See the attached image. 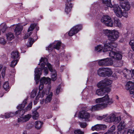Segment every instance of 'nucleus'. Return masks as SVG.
Here are the masks:
<instances>
[{"mask_svg": "<svg viewBox=\"0 0 134 134\" xmlns=\"http://www.w3.org/2000/svg\"><path fill=\"white\" fill-rule=\"evenodd\" d=\"M105 68H100L98 70V74L100 76L105 77L104 70Z\"/></svg>", "mask_w": 134, "mask_h": 134, "instance_id": "26", "label": "nucleus"}, {"mask_svg": "<svg viewBox=\"0 0 134 134\" xmlns=\"http://www.w3.org/2000/svg\"><path fill=\"white\" fill-rule=\"evenodd\" d=\"M40 63L43 62L41 64V68H36L35 71V80L36 84L38 83L39 79L40 78V76L41 74V69H44V71L45 75H47L48 73V70L46 67H45L46 65L48 68L49 70L52 72L51 78L53 81H54L57 79V74L56 71L53 69L52 65L50 63H48V59L47 58L42 57L40 60Z\"/></svg>", "mask_w": 134, "mask_h": 134, "instance_id": "1", "label": "nucleus"}, {"mask_svg": "<svg viewBox=\"0 0 134 134\" xmlns=\"http://www.w3.org/2000/svg\"><path fill=\"white\" fill-rule=\"evenodd\" d=\"M116 132L115 126L114 125H113L109 129L108 132L105 134H115Z\"/></svg>", "mask_w": 134, "mask_h": 134, "instance_id": "21", "label": "nucleus"}, {"mask_svg": "<svg viewBox=\"0 0 134 134\" xmlns=\"http://www.w3.org/2000/svg\"><path fill=\"white\" fill-rule=\"evenodd\" d=\"M95 101L96 103L97 104L92 106L91 108L92 111L104 109L114 102L113 100L110 98L108 94H106L102 97L96 99Z\"/></svg>", "mask_w": 134, "mask_h": 134, "instance_id": "2", "label": "nucleus"}, {"mask_svg": "<svg viewBox=\"0 0 134 134\" xmlns=\"http://www.w3.org/2000/svg\"><path fill=\"white\" fill-rule=\"evenodd\" d=\"M12 26L11 27L12 29L14 30V32L16 34L17 33V25H12Z\"/></svg>", "mask_w": 134, "mask_h": 134, "instance_id": "53", "label": "nucleus"}, {"mask_svg": "<svg viewBox=\"0 0 134 134\" xmlns=\"http://www.w3.org/2000/svg\"><path fill=\"white\" fill-rule=\"evenodd\" d=\"M103 52H106L109 51H114V48H116L117 46V44L115 43H113L110 44L106 43L104 44Z\"/></svg>", "mask_w": 134, "mask_h": 134, "instance_id": "10", "label": "nucleus"}, {"mask_svg": "<svg viewBox=\"0 0 134 134\" xmlns=\"http://www.w3.org/2000/svg\"><path fill=\"white\" fill-rule=\"evenodd\" d=\"M28 41L29 43L27 44V46L28 47H31L34 42V40L32 38H29Z\"/></svg>", "mask_w": 134, "mask_h": 134, "instance_id": "40", "label": "nucleus"}, {"mask_svg": "<svg viewBox=\"0 0 134 134\" xmlns=\"http://www.w3.org/2000/svg\"><path fill=\"white\" fill-rule=\"evenodd\" d=\"M127 134H133V131L131 129L129 130Z\"/></svg>", "mask_w": 134, "mask_h": 134, "instance_id": "60", "label": "nucleus"}, {"mask_svg": "<svg viewBox=\"0 0 134 134\" xmlns=\"http://www.w3.org/2000/svg\"><path fill=\"white\" fill-rule=\"evenodd\" d=\"M102 87L104 94L106 93H108L111 91L110 88L109 87Z\"/></svg>", "mask_w": 134, "mask_h": 134, "instance_id": "41", "label": "nucleus"}, {"mask_svg": "<svg viewBox=\"0 0 134 134\" xmlns=\"http://www.w3.org/2000/svg\"><path fill=\"white\" fill-rule=\"evenodd\" d=\"M17 64V60H14L11 62L10 66L11 67H13L15 66Z\"/></svg>", "mask_w": 134, "mask_h": 134, "instance_id": "48", "label": "nucleus"}, {"mask_svg": "<svg viewBox=\"0 0 134 134\" xmlns=\"http://www.w3.org/2000/svg\"><path fill=\"white\" fill-rule=\"evenodd\" d=\"M40 91H39L38 93V97L43 98L45 94H47V90L45 88L41 92H40Z\"/></svg>", "mask_w": 134, "mask_h": 134, "instance_id": "24", "label": "nucleus"}, {"mask_svg": "<svg viewBox=\"0 0 134 134\" xmlns=\"http://www.w3.org/2000/svg\"><path fill=\"white\" fill-rule=\"evenodd\" d=\"M133 51H134V40H131L129 42Z\"/></svg>", "mask_w": 134, "mask_h": 134, "instance_id": "47", "label": "nucleus"}, {"mask_svg": "<svg viewBox=\"0 0 134 134\" xmlns=\"http://www.w3.org/2000/svg\"><path fill=\"white\" fill-rule=\"evenodd\" d=\"M125 88L126 90H130V93L131 94H133L132 97L134 98V83L131 81L127 82Z\"/></svg>", "mask_w": 134, "mask_h": 134, "instance_id": "12", "label": "nucleus"}, {"mask_svg": "<svg viewBox=\"0 0 134 134\" xmlns=\"http://www.w3.org/2000/svg\"><path fill=\"white\" fill-rule=\"evenodd\" d=\"M36 25L35 24H31L27 30V32L30 33V32H32V31L34 29Z\"/></svg>", "mask_w": 134, "mask_h": 134, "instance_id": "38", "label": "nucleus"}, {"mask_svg": "<svg viewBox=\"0 0 134 134\" xmlns=\"http://www.w3.org/2000/svg\"><path fill=\"white\" fill-rule=\"evenodd\" d=\"M17 111H16L15 113L10 112L9 113H6L4 115H1V117L2 118H7L10 117L14 116L16 114Z\"/></svg>", "mask_w": 134, "mask_h": 134, "instance_id": "17", "label": "nucleus"}, {"mask_svg": "<svg viewBox=\"0 0 134 134\" xmlns=\"http://www.w3.org/2000/svg\"><path fill=\"white\" fill-rule=\"evenodd\" d=\"M103 33L107 36L109 40L111 41L116 40L119 36V32L115 30H103Z\"/></svg>", "mask_w": 134, "mask_h": 134, "instance_id": "4", "label": "nucleus"}, {"mask_svg": "<svg viewBox=\"0 0 134 134\" xmlns=\"http://www.w3.org/2000/svg\"><path fill=\"white\" fill-rule=\"evenodd\" d=\"M24 25L22 23L17 24V35L20 34L23 30V26Z\"/></svg>", "mask_w": 134, "mask_h": 134, "instance_id": "23", "label": "nucleus"}, {"mask_svg": "<svg viewBox=\"0 0 134 134\" xmlns=\"http://www.w3.org/2000/svg\"><path fill=\"white\" fill-rule=\"evenodd\" d=\"M120 5L124 9L122 12L118 4L114 5L113 10L116 15L118 17L121 18L122 16L127 18L128 17V14L127 11L129 10L130 8L129 3L127 1L120 2Z\"/></svg>", "mask_w": 134, "mask_h": 134, "instance_id": "3", "label": "nucleus"}, {"mask_svg": "<svg viewBox=\"0 0 134 134\" xmlns=\"http://www.w3.org/2000/svg\"><path fill=\"white\" fill-rule=\"evenodd\" d=\"M107 116V114H106L105 115H103L102 116H99L97 118V119L98 120H102V119H103V120L104 119H105V118H106V117Z\"/></svg>", "mask_w": 134, "mask_h": 134, "instance_id": "52", "label": "nucleus"}, {"mask_svg": "<svg viewBox=\"0 0 134 134\" xmlns=\"http://www.w3.org/2000/svg\"><path fill=\"white\" fill-rule=\"evenodd\" d=\"M42 122L41 121H36L35 122V126L37 129H39L42 127Z\"/></svg>", "mask_w": 134, "mask_h": 134, "instance_id": "33", "label": "nucleus"}, {"mask_svg": "<svg viewBox=\"0 0 134 134\" xmlns=\"http://www.w3.org/2000/svg\"><path fill=\"white\" fill-rule=\"evenodd\" d=\"M74 133L76 134H84L83 132L80 129H77L74 130Z\"/></svg>", "mask_w": 134, "mask_h": 134, "instance_id": "45", "label": "nucleus"}, {"mask_svg": "<svg viewBox=\"0 0 134 134\" xmlns=\"http://www.w3.org/2000/svg\"><path fill=\"white\" fill-rule=\"evenodd\" d=\"M32 103H30L25 108L24 110L25 111H27L30 110L32 108Z\"/></svg>", "mask_w": 134, "mask_h": 134, "instance_id": "42", "label": "nucleus"}, {"mask_svg": "<svg viewBox=\"0 0 134 134\" xmlns=\"http://www.w3.org/2000/svg\"><path fill=\"white\" fill-rule=\"evenodd\" d=\"M133 79H134V69L132 70Z\"/></svg>", "mask_w": 134, "mask_h": 134, "instance_id": "61", "label": "nucleus"}, {"mask_svg": "<svg viewBox=\"0 0 134 134\" xmlns=\"http://www.w3.org/2000/svg\"><path fill=\"white\" fill-rule=\"evenodd\" d=\"M5 36L6 38L8 41H11L14 38L13 34L11 32L7 33L5 35Z\"/></svg>", "mask_w": 134, "mask_h": 134, "instance_id": "20", "label": "nucleus"}, {"mask_svg": "<svg viewBox=\"0 0 134 134\" xmlns=\"http://www.w3.org/2000/svg\"><path fill=\"white\" fill-rule=\"evenodd\" d=\"M6 43V41L4 38L0 37V43L4 45Z\"/></svg>", "mask_w": 134, "mask_h": 134, "instance_id": "46", "label": "nucleus"}, {"mask_svg": "<svg viewBox=\"0 0 134 134\" xmlns=\"http://www.w3.org/2000/svg\"><path fill=\"white\" fill-rule=\"evenodd\" d=\"M112 83V81L111 80L106 79L98 82L97 83V86L98 88H102L106 86H109Z\"/></svg>", "mask_w": 134, "mask_h": 134, "instance_id": "9", "label": "nucleus"}, {"mask_svg": "<svg viewBox=\"0 0 134 134\" xmlns=\"http://www.w3.org/2000/svg\"><path fill=\"white\" fill-rule=\"evenodd\" d=\"M0 29L2 33H4L6 31L7 27L5 24H2L0 25Z\"/></svg>", "mask_w": 134, "mask_h": 134, "instance_id": "35", "label": "nucleus"}, {"mask_svg": "<svg viewBox=\"0 0 134 134\" xmlns=\"http://www.w3.org/2000/svg\"><path fill=\"white\" fill-rule=\"evenodd\" d=\"M31 115L29 114H28L24 116V118L25 122L28 121L31 118Z\"/></svg>", "mask_w": 134, "mask_h": 134, "instance_id": "44", "label": "nucleus"}, {"mask_svg": "<svg viewBox=\"0 0 134 134\" xmlns=\"http://www.w3.org/2000/svg\"><path fill=\"white\" fill-rule=\"evenodd\" d=\"M120 120V118L119 116H117L115 114L111 113L108 115L106 118L104 119V121L109 122H113L115 124L118 123Z\"/></svg>", "mask_w": 134, "mask_h": 134, "instance_id": "6", "label": "nucleus"}, {"mask_svg": "<svg viewBox=\"0 0 134 134\" xmlns=\"http://www.w3.org/2000/svg\"><path fill=\"white\" fill-rule=\"evenodd\" d=\"M39 99V97H38V96H37L35 98V100L34 101V103L35 104H36Z\"/></svg>", "mask_w": 134, "mask_h": 134, "instance_id": "59", "label": "nucleus"}, {"mask_svg": "<svg viewBox=\"0 0 134 134\" xmlns=\"http://www.w3.org/2000/svg\"><path fill=\"white\" fill-rule=\"evenodd\" d=\"M53 95V93L50 92L49 94L47 96V98L45 99L44 102L46 104H47L50 102L52 99V96Z\"/></svg>", "mask_w": 134, "mask_h": 134, "instance_id": "28", "label": "nucleus"}, {"mask_svg": "<svg viewBox=\"0 0 134 134\" xmlns=\"http://www.w3.org/2000/svg\"><path fill=\"white\" fill-rule=\"evenodd\" d=\"M54 48L53 47V44H51L48 46L46 48V50L49 51V52H51L52 51L53 49Z\"/></svg>", "mask_w": 134, "mask_h": 134, "instance_id": "43", "label": "nucleus"}, {"mask_svg": "<svg viewBox=\"0 0 134 134\" xmlns=\"http://www.w3.org/2000/svg\"><path fill=\"white\" fill-rule=\"evenodd\" d=\"M54 49L59 50L61 45V42L60 41H55L52 43Z\"/></svg>", "mask_w": 134, "mask_h": 134, "instance_id": "19", "label": "nucleus"}, {"mask_svg": "<svg viewBox=\"0 0 134 134\" xmlns=\"http://www.w3.org/2000/svg\"><path fill=\"white\" fill-rule=\"evenodd\" d=\"M123 74L125 75V76L127 79H132V74L131 71L126 69H124L123 71Z\"/></svg>", "mask_w": 134, "mask_h": 134, "instance_id": "15", "label": "nucleus"}, {"mask_svg": "<svg viewBox=\"0 0 134 134\" xmlns=\"http://www.w3.org/2000/svg\"><path fill=\"white\" fill-rule=\"evenodd\" d=\"M60 85L58 86L57 88L56 91V93L57 94H58L60 92Z\"/></svg>", "mask_w": 134, "mask_h": 134, "instance_id": "57", "label": "nucleus"}, {"mask_svg": "<svg viewBox=\"0 0 134 134\" xmlns=\"http://www.w3.org/2000/svg\"><path fill=\"white\" fill-rule=\"evenodd\" d=\"M101 21L106 26L111 27L113 26V23L110 17L107 15H104L102 17Z\"/></svg>", "mask_w": 134, "mask_h": 134, "instance_id": "8", "label": "nucleus"}, {"mask_svg": "<svg viewBox=\"0 0 134 134\" xmlns=\"http://www.w3.org/2000/svg\"><path fill=\"white\" fill-rule=\"evenodd\" d=\"M72 6V4L71 2L66 1L65 2V12L67 14H68L71 12Z\"/></svg>", "mask_w": 134, "mask_h": 134, "instance_id": "16", "label": "nucleus"}, {"mask_svg": "<svg viewBox=\"0 0 134 134\" xmlns=\"http://www.w3.org/2000/svg\"><path fill=\"white\" fill-rule=\"evenodd\" d=\"M117 134H124L125 132V130H118Z\"/></svg>", "mask_w": 134, "mask_h": 134, "instance_id": "58", "label": "nucleus"}, {"mask_svg": "<svg viewBox=\"0 0 134 134\" xmlns=\"http://www.w3.org/2000/svg\"><path fill=\"white\" fill-rule=\"evenodd\" d=\"M3 87L5 90L8 91V90L9 87L8 85V83L7 81H6L4 83Z\"/></svg>", "mask_w": 134, "mask_h": 134, "instance_id": "39", "label": "nucleus"}, {"mask_svg": "<svg viewBox=\"0 0 134 134\" xmlns=\"http://www.w3.org/2000/svg\"><path fill=\"white\" fill-rule=\"evenodd\" d=\"M27 99H25L23 101L22 103L21 104L17 106V117L23 116L25 112L24 110L23 109L25 105L27 103Z\"/></svg>", "mask_w": 134, "mask_h": 134, "instance_id": "7", "label": "nucleus"}, {"mask_svg": "<svg viewBox=\"0 0 134 134\" xmlns=\"http://www.w3.org/2000/svg\"><path fill=\"white\" fill-rule=\"evenodd\" d=\"M96 93L98 96H103L105 94L102 88L97 89L96 91Z\"/></svg>", "mask_w": 134, "mask_h": 134, "instance_id": "29", "label": "nucleus"}, {"mask_svg": "<svg viewBox=\"0 0 134 134\" xmlns=\"http://www.w3.org/2000/svg\"><path fill=\"white\" fill-rule=\"evenodd\" d=\"M40 81L41 83L49 84L51 83V79L48 77H44L41 79Z\"/></svg>", "mask_w": 134, "mask_h": 134, "instance_id": "18", "label": "nucleus"}, {"mask_svg": "<svg viewBox=\"0 0 134 134\" xmlns=\"http://www.w3.org/2000/svg\"><path fill=\"white\" fill-rule=\"evenodd\" d=\"M102 3L108 7H113L114 5L113 6L112 4L111 0H102Z\"/></svg>", "mask_w": 134, "mask_h": 134, "instance_id": "25", "label": "nucleus"}, {"mask_svg": "<svg viewBox=\"0 0 134 134\" xmlns=\"http://www.w3.org/2000/svg\"><path fill=\"white\" fill-rule=\"evenodd\" d=\"M98 64L100 66H106L105 58L99 60L98 62Z\"/></svg>", "mask_w": 134, "mask_h": 134, "instance_id": "37", "label": "nucleus"}, {"mask_svg": "<svg viewBox=\"0 0 134 134\" xmlns=\"http://www.w3.org/2000/svg\"><path fill=\"white\" fill-rule=\"evenodd\" d=\"M82 26L81 25H77L73 27L69 31L68 35L69 36H72L78 33L81 30Z\"/></svg>", "mask_w": 134, "mask_h": 134, "instance_id": "11", "label": "nucleus"}, {"mask_svg": "<svg viewBox=\"0 0 134 134\" xmlns=\"http://www.w3.org/2000/svg\"><path fill=\"white\" fill-rule=\"evenodd\" d=\"M107 127L105 125L102 124H97L94 126H92L91 127V130L93 131H98L100 130H104Z\"/></svg>", "mask_w": 134, "mask_h": 134, "instance_id": "14", "label": "nucleus"}, {"mask_svg": "<svg viewBox=\"0 0 134 134\" xmlns=\"http://www.w3.org/2000/svg\"><path fill=\"white\" fill-rule=\"evenodd\" d=\"M64 67L63 66H62L61 67V69L62 70H63V69H64Z\"/></svg>", "mask_w": 134, "mask_h": 134, "instance_id": "63", "label": "nucleus"}, {"mask_svg": "<svg viewBox=\"0 0 134 134\" xmlns=\"http://www.w3.org/2000/svg\"><path fill=\"white\" fill-rule=\"evenodd\" d=\"M104 49L103 46L101 45H99L97 46L96 47H95V51L97 52H100L103 50H103Z\"/></svg>", "mask_w": 134, "mask_h": 134, "instance_id": "36", "label": "nucleus"}, {"mask_svg": "<svg viewBox=\"0 0 134 134\" xmlns=\"http://www.w3.org/2000/svg\"><path fill=\"white\" fill-rule=\"evenodd\" d=\"M125 124L124 121H121L118 126V130H124Z\"/></svg>", "mask_w": 134, "mask_h": 134, "instance_id": "32", "label": "nucleus"}, {"mask_svg": "<svg viewBox=\"0 0 134 134\" xmlns=\"http://www.w3.org/2000/svg\"><path fill=\"white\" fill-rule=\"evenodd\" d=\"M32 34V32H30V33L29 32L26 34L24 37V39H27V38L30 36Z\"/></svg>", "mask_w": 134, "mask_h": 134, "instance_id": "54", "label": "nucleus"}, {"mask_svg": "<svg viewBox=\"0 0 134 134\" xmlns=\"http://www.w3.org/2000/svg\"><path fill=\"white\" fill-rule=\"evenodd\" d=\"M19 117L18 118V122H25L24 121V117L22 116Z\"/></svg>", "mask_w": 134, "mask_h": 134, "instance_id": "51", "label": "nucleus"}, {"mask_svg": "<svg viewBox=\"0 0 134 134\" xmlns=\"http://www.w3.org/2000/svg\"><path fill=\"white\" fill-rule=\"evenodd\" d=\"M5 67H4L2 69V71L1 74L3 78L5 76Z\"/></svg>", "mask_w": 134, "mask_h": 134, "instance_id": "56", "label": "nucleus"}, {"mask_svg": "<svg viewBox=\"0 0 134 134\" xmlns=\"http://www.w3.org/2000/svg\"><path fill=\"white\" fill-rule=\"evenodd\" d=\"M114 23L115 26L119 27H120L121 26V24L120 21L117 18L114 19Z\"/></svg>", "mask_w": 134, "mask_h": 134, "instance_id": "27", "label": "nucleus"}, {"mask_svg": "<svg viewBox=\"0 0 134 134\" xmlns=\"http://www.w3.org/2000/svg\"><path fill=\"white\" fill-rule=\"evenodd\" d=\"M90 116L89 114L84 111H82L80 112L79 115V117L80 118L84 119L85 121L88 120Z\"/></svg>", "mask_w": 134, "mask_h": 134, "instance_id": "13", "label": "nucleus"}, {"mask_svg": "<svg viewBox=\"0 0 134 134\" xmlns=\"http://www.w3.org/2000/svg\"><path fill=\"white\" fill-rule=\"evenodd\" d=\"M104 71L105 77H110L112 74V72L111 69L108 68H105Z\"/></svg>", "mask_w": 134, "mask_h": 134, "instance_id": "22", "label": "nucleus"}, {"mask_svg": "<svg viewBox=\"0 0 134 134\" xmlns=\"http://www.w3.org/2000/svg\"><path fill=\"white\" fill-rule=\"evenodd\" d=\"M109 56L115 58L117 61L114 62V65L115 66H119L122 65V62L121 61L122 58V55L119 52H115L114 51H110L109 52Z\"/></svg>", "mask_w": 134, "mask_h": 134, "instance_id": "5", "label": "nucleus"}, {"mask_svg": "<svg viewBox=\"0 0 134 134\" xmlns=\"http://www.w3.org/2000/svg\"><path fill=\"white\" fill-rule=\"evenodd\" d=\"M17 55V52L16 51H13L12 52L11 54V57L13 59L16 58Z\"/></svg>", "mask_w": 134, "mask_h": 134, "instance_id": "49", "label": "nucleus"}, {"mask_svg": "<svg viewBox=\"0 0 134 134\" xmlns=\"http://www.w3.org/2000/svg\"><path fill=\"white\" fill-rule=\"evenodd\" d=\"M44 102V99H43L42 100H41L40 102V104H43Z\"/></svg>", "mask_w": 134, "mask_h": 134, "instance_id": "62", "label": "nucleus"}, {"mask_svg": "<svg viewBox=\"0 0 134 134\" xmlns=\"http://www.w3.org/2000/svg\"><path fill=\"white\" fill-rule=\"evenodd\" d=\"M22 134H27L26 132L25 131H24Z\"/></svg>", "mask_w": 134, "mask_h": 134, "instance_id": "64", "label": "nucleus"}, {"mask_svg": "<svg viewBox=\"0 0 134 134\" xmlns=\"http://www.w3.org/2000/svg\"><path fill=\"white\" fill-rule=\"evenodd\" d=\"M106 62V66H109L113 64V60L110 58H105Z\"/></svg>", "mask_w": 134, "mask_h": 134, "instance_id": "34", "label": "nucleus"}, {"mask_svg": "<svg viewBox=\"0 0 134 134\" xmlns=\"http://www.w3.org/2000/svg\"><path fill=\"white\" fill-rule=\"evenodd\" d=\"M39 116L38 113L37 112V110L32 111V117L34 119H37Z\"/></svg>", "mask_w": 134, "mask_h": 134, "instance_id": "30", "label": "nucleus"}, {"mask_svg": "<svg viewBox=\"0 0 134 134\" xmlns=\"http://www.w3.org/2000/svg\"><path fill=\"white\" fill-rule=\"evenodd\" d=\"M38 91V89L37 88H35L31 92L30 94L31 98H34L36 96Z\"/></svg>", "mask_w": 134, "mask_h": 134, "instance_id": "31", "label": "nucleus"}, {"mask_svg": "<svg viewBox=\"0 0 134 134\" xmlns=\"http://www.w3.org/2000/svg\"><path fill=\"white\" fill-rule=\"evenodd\" d=\"M79 124L81 127L82 128H85L87 126V124L85 123H83L79 122Z\"/></svg>", "mask_w": 134, "mask_h": 134, "instance_id": "50", "label": "nucleus"}, {"mask_svg": "<svg viewBox=\"0 0 134 134\" xmlns=\"http://www.w3.org/2000/svg\"><path fill=\"white\" fill-rule=\"evenodd\" d=\"M44 88V83H41L40 81V85L39 87V91H41Z\"/></svg>", "mask_w": 134, "mask_h": 134, "instance_id": "55", "label": "nucleus"}]
</instances>
